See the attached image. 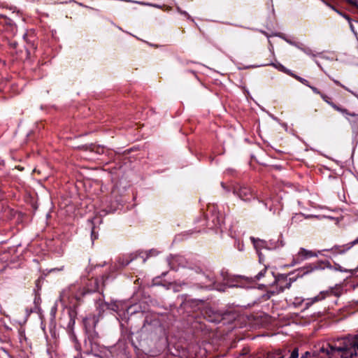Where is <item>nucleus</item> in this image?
<instances>
[{
    "label": "nucleus",
    "mask_w": 358,
    "mask_h": 358,
    "mask_svg": "<svg viewBox=\"0 0 358 358\" xmlns=\"http://www.w3.org/2000/svg\"><path fill=\"white\" fill-rule=\"evenodd\" d=\"M250 239L257 250H259L262 248L264 247L265 242L264 241L260 239H255L254 237H251Z\"/></svg>",
    "instance_id": "obj_11"
},
{
    "label": "nucleus",
    "mask_w": 358,
    "mask_h": 358,
    "mask_svg": "<svg viewBox=\"0 0 358 358\" xmlns=\"http://www.w3.org/2000/svg\"><path fill=\"white\" fill-rule=\"evenodd\" d=\"M324 298H325V294L320 293V295H318L313 299V302H316V301H320Z\"/></svg>",
    "instance_id": "obj_15"
},
{
    "label": "nucleus",
    "mask_w": 358,
    "mask_h": 358,
    "mask_svg": "<svg viewBox=\"0 0 358 358\" xmlns=\"http://www.w3.org/2000/svg\"><path fill=\"white\" fill-rule=\"evenodd\" d=\"M333 81L334 82L335 84H336L337 85L344 88L345 90H348V92H352L348 88H347L345 85H342L338 80H333Z\"/></svg>",
    "instance_id": "obj_17"
},
{
    "label": "nucleus",
    "mask_w": 358,
    "mask_h": 358,
    "mask_svg": "<svg viewBox=\"0 0 358 358\" xmlns=\"http://www.w3.org/2000/svg\"><path fill=\"white\" fill-rule=\"evenodd\" d=\"M133 259H131L130 260H127L124 264V266H127L129 264L131 261H132Z\"/></svg>",
    "instance_id": "obj_19"
},
{
    "label": "nucleus",
    "mask_w": 358,
    "mask_h": 358,
    "mask_svg": "<svg viewBox=\"0 0 358 358\" xmlns=\"http://www.w3.org/2000/svg\"><path fill=\"white\" fill-rule=\"evenodd\" d=\"M92 238H96V236L94 235V230H92Z\"/></svg>",
    "instance_id": "obj_20"
},
{
    "label": "nucleus",
    "mask_w": 358,
    "mask_h": 358,
    "mask_svg": "<svg viewBox=\"0 0 358 358\" xmlns=\"http://www.w3.org/2000/svg\"><path fill=\"white\" fill-rule=\"evenodd\" d=\"M76 358H80V357H76Z\"/></svg>",
    "instance_id": "obj_23"
},
{
    "label": "nucleus",
    "mask_w": 358,
    "mask_h": 358,
    "mask_svg": "<svg viewBox=\"0 0 358 358\" xmlns=\"http://www.w3.org/2000/svg\"><path fill=\"white\" fill-rule=\"evenodd\" d=\"M214 222V224L215 227H220L222 223L223 222L222 219H220V217H217L216 221L215 220H213Z\"/></svg>",
    "instance_id": "obj_16"
},
{
    "label": "nucleus",
    "mask_w": 358,
    "mask_h": 358,
    "mask_svg": "<svg viewBox=\"0 0 358 358\" xmlns=\"http://www.w3.org/2000/svg\"><path fill=\"white\" fill-rule=\"evenodd\" d=\"M266 271H267V268H266V267H265L263 270L259 271L257 275H255V279L260 280L263 276L265 275Z\"/></svg>",
    "instance_id": "obj_13"
},
{
    "label": "nucleus",
    "mask_w": 358,
    "mask_h": 358,
    "mask_svg": "<svg viewBox=\"0 0 358 358\" xmlns=\"http://www.w3.org/2000/svg\"><path fill=\"white\" fill-rule=\"evenodd\" d=\"M327 358H352L357 355L358 331L355 334L338 338L331 343L322 345L320 350ZM320 358H322V357Z\"/></svg>",
    "instance_id": "obj_1"
},
{
    "label": "nucleus",
    "mask_w": 358,
    "mask_h": 358,
    "mask_svg": "<svg viewBox=\"0 0 358 358\" xmlns=\"http://www.w3.org/2000/svg\"><path fill=\"white\" fill-rule=\"evenodd\" d=\"M274 283L276 284L277 288H278L276 291H273V294H278L281 292H283L285 289H289L291 286V279H288L287 277L285 275H279L277 277H275Z\"/></svg>",
    "instance_id": "obj_4"
},
{
    "label": "nucleus",
    "mask_w": 358,
    "mask_h": 358,
    "mask_svg": "<svg viewBox=\"0 0 358 358\" xmlns=\"http://www.w3.org/2000/svg\"><path fill=\"white\" fill-rule=\"evenodd\" d=\"M358 244V238H356L355 241L347 243L343 245H339V246H334L331 250L336 253H344L346 251L349 250L352 246Z\"/></svg>",
    "instance_id": "obj_9"
},
{
    "label": "nucleus",
    "mask_w": 358,
    "mask_h": 358,
    "mask_svg": "<svg viewBox=\"0 0 358 358\" xmlns=\"http://www.w3.org/2000/svg\"><path fill=\"white\" fill-rule=\"evenodd\" d=\"M103 149L102 148H98L96 152L98 153L103 152Z\"/></svg>",
    "instance_id": "obj_18"
},
{
    "label": "nucleus",
    "mask_w": 358,
    "mask_h": 358,
    "mask_svg": "<svg viewBox=\"0 0 358 358\" xmlns=\"http://www.w3.org/2000/svg\"><path fill=\"white\" fill-rule=\"evenodd\" d=\"M234 192L237 194L241 200L245 201H248L253 198V192L248 186H241L238 189H234Z\"/></svg>",
    "instance_id": "obj_6"
},
{
    "label": "nucleus",
    "mask_w": 358,
    "mask_h": 358,
    "mask_svg": "<svg viewBox=\"0 0 358 358\" xmlns=\"http://www.w3.org/2000/svg\"><path fill=\"white\" fill-rule=\"evenodd\" d=\"M290 76H292V77H294V78H296L298 81H299L300 83H301L302 84L308 86V87H310L312 91L316 94H319L321 98L326 102L329 105H330L334 109H335L337 111H339L342 113H346V114H349L348 113V110L345 109V108H343L338 106H337L336 104H335L334 103H333L332 101H331V99L327 96L326 94L322 93L317 87H314V86H312L309 84V82L300 77V76H298L292 73H290Z\"/></svg>",
    "instance_id": "obj_2"
},
{
    "label": "nucleus",
    "mask_w": 358,
    "mask_h": 358,
    "mask_svg": "<svg viewBox=\"0 0 358 358\" xmlns=\"http://www.w3.org/2000/svg\"><path fill=\"white\" fill-rule=\"evenodd\" d=\"M317 255L315 252H313L312 250H308L304 248H300L299 251L298 252L296 258L298 262H301L305 259H307L308 258L313 257H317Z\"/></svg>",
    "instance_id": "obj_8"
},
{
    "label": "nucleus",
    "mask_w": 358,
    "mask_h": 358,
    "mask_svg": "<svg viewBox=\"0 0 358 358\" xmlns=\"http://www.w3.org/2000/svg\"><path fill=\"white\" fill-rule=\"evenodd\" d=\"M176 9L178 13L185 15V17H187L188 19L191 20L192 21H194V20L191 17V16L186 11L182 10L179 6H177Z\"/></svg>",
    "instance_id": "obj_12"
},
{
    "label": "nucleus",
    "mask_w": 358,
    "mask_h": 358,
    "mask_svg": "<svg viewBox=\"0 0 358 358\" xmlns=\"http://www.w3.org/2000/svg\"><path fill=\"white\" fill-rule=\"evenodd\" d=\"M309 354H310V353H309L308 352H306L305 353V355H303L302 358H304V357H305V356L306 357V356H308V355H309Z\"/></svg>",
    "instance_id": "obj_21"
},
{
    "label": "nucleus",
    "mask_w": 358,
    "mask_h": 358,
    "mask_svg": "<svg viewBox=\"0 0 358 358\" xmlns=\"http://www.w3.org/2000/svg\"><path fill=\"white\" fill-rule=\"evenodd\" d=\"M142 254H143V252H141L139 253V255H142Z\"/></svg>",
    "instance_id": "obj_22"
},
{
    "label": "nucleus",
    "mask_w": 358,
    "mask_h": 358,
    "mask_svg": "<svg viewBox=\"0 0 358 358\" xmlns=\"http://www.w3.org/2000/svg\"><path fill=\"white\" fill-rule=\"evenodd\" d=\"M145 254H146V257L145 258H144L143 255L141 256L142 258H143V262H145L146 258H148V257H150L151 255H155L156 254V251L153 250H150L148 252H146Z\"/></svg>",
    "instance_id": "obj_14"
},
{
    "label": "nucleus",
    "mask_w": 358,
    "mask_h": 358,
    "mask_svg": "<svg viewBox=\"0 0 358 358\" xmlns=\"http://www.w3.org/2000/svg\"><path fill=\"white\" fill-rule=\"evenodd\" d=\"M90 321H92L93 327H95L96 323L97 322V320H96L95 317L93 316L92 318L86 317L83 320V323L86 329L87 333L88 334V339L91 345V351H93L94 350H96L97 348V343H96V338H99L98 333L95 331H91L90 329Z\"/></svg>",
    "instance_id": "obj_3"
},
{
    "label": "nucleus",
    "mask_w": 358,
    "mask_h": 358,
    "mask_svg": "<svg viewBox=\"0 0 358 358\" xmlns=\"http://www.w3.org/2000/svg\"><path fill=\"white\" fill-rule=\"evenodd\" d=\"M289 351H278L277 352L268 355L267 358H297L299 356L297 348H294L290 355H289Z\"/></svg>",
    "instance_id": "obj_7"
},
{
    "label": "nucleus",
    "mask_w": 358,
    "mask_h": 358,
    "mask_svg": "<svg viewBox=\"0 0 358 358\" xmlns=\"http://www.w3.org/2000/svg\"><path fill=\"white\" fill-rule=\"evenodd\" d=\"M268 65L273 66L277 69H278L280 71L284 72V73H287L288 75H290V73H291V72L288 69H287L284 66H282L280 63L273 64L272 62H268V63H266V64H261L259 66H268Z\"/></svg>",
    "instance_id": "obj_10"
},
{
    "label": "nucleus",
    "mask_w": 358,
    "mask_h": 358,
    "mask_svg": "<svg viewBox=\"0 0 358 358\" xmlns=\"http://www.w3.org/2000/svg\"><path fill=\"white\" fill-rule=\"evenodd\" d=\"M204 317L210 322L217 323L222 320V315L213 309L212 308H206L203 310Z\"/></svg>",
    "instance_id": "obj_5"
}]
</instances>
